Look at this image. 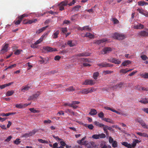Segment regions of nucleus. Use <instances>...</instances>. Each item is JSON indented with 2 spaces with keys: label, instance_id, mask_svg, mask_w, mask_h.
Wrapping results in <instances>:
<instances>
[{
  "label": "nucleus",
  "instance_id": "1",
  "mask_svg": "<svg viewBox=\"0 0 148 148\" xmlns=\"http://www.w3.org/2000/svg\"><path fill=\"white\" fill-rule=\"evenodd\" d=\"M113 38L115 39L119 40H122L126 38L125 36L122 34L118 33H115L113 34Z\"/></svg>",
  "mask_w": 148,
  "mask_h": 148
},
{
  "label": "nucleus",
  "instance_id": "2",
  "mask_svg": "<svg viewBox=\"0 0 148 148\" xmlns=\"http://www.w3.org/2000/svg\"><path fill=\"white\" fill-rule=\"evenodd\" d=\"M80 60L82 62H83V65L84 66H90L91 65L89 64L86 63V62H88L89 63L90 61L87 58H83L80 59Z\"/></svg>",
  "mask_w": 148,
  "mask_h": 148
},
{
  "label": "nucleus",
  "instance_id": "3",
  "mask_svg": "<svg viewBox=\"0 0 148 148\" xmlns=\"http://www.w3.org/2000/svg\"><path fill=\"white\" fill-rule=\"evenodd\" d=\"M112 51V49L109 47H106L104 48L101 51V53L105 54L108 53Z\"/></svg>",
  "mask_w": 148,
  "mask_h": 148
},
{
  "label": "nucleus",
  "instance_id": "4",
  "mask_svg": "<svg viewBox=\"0 0 148 148\" xmlns=\"http://www.w3.org/2000/svg\"><path fill=\"white\" fill-rule=\"evenodd\" d=\"M68 1L65 0L60 3L59 5V9L60 11H62L64 10V6H66L68 3Z\"/></svg>",
  "mask_w": 148,
  "mask_h": 148
},
{
  "label": "nucleus",
  "instance_id": "5",
  "mask_svg": "<svg viewBox=\"0 0 148 148\" xmlns=\"http://www.w3.org/2000/svg\"><path fill=\"white\" fill-rule=\"evenodd\" d=\"M97 65L101 67H108L113 66V64H111L107 62L101 63L97 64Z\"/></svg>",
  "mask_w": 148,
  "mask_h": 148
},
{
  "label": "nucleus",
  "instance_id": "6",
  "mask_svg": "<svg viewBox=\"0 0 148 148\" xmlns=\"http://www.w3.org/2000/svg\"><path fill=\"white\" fill-rule=\"evenodd\" d=\"M108 61L115 63V64H119L121 63V61L119 59H116L114 58H110L108 59Z\"/></svg>",
  "mask_w": 148,
  "mask_h": 148
},
{
  "label": "nucleus",
  "instance_id": "7",
  "mask_svg": "<svg viewBox=\"0 0 148 148\" xmlns=\"http://www.w3.org/2000/svg\"><path fill=\"white\" fill-rule=\"evenodd\" d=\"M138 34L142 36H148V30L142 31L139 32Z\"/></svg>",
  "mask_w": 148,
  "mask_h": 148
},
{
  "label": "nucleus",
  "instance_id": "8",
  "mask_svg": "<svg viewBox=\"0 0 148 148\" xmlns=\"http://www.w3.org/2000/svg\"><path fill=\"white\" fill-rule=\"evenodd\" d=\"M48 34L47 33H45L40 38L37 40L36 42H35V44H38L41 42L43 40V39L44 37H46L45 36L47 35Z\"/></svg>",
  "mask_w": 148,
  "mask_h": 148
},
{
  "label": "nucleus",
  "instance_id": "9",
  "mask_svg": "<svg viewBox=\"0 0 148 148\" xmlns=\"http://www.w3.org/2000/svg\"><path fill=\"white\" fill-rule=\"evenodd\" d=\"M95 83V82L93 80H88L86 79V80L83 83V85H92L94 84Z\"/></svg>",
  "mask_w": 148,
  "mask_h": 148
},
{
  "label": "nucleus",
  "instance_id": "10",
  "mask_svg": "<svg viewBox=\"0 0 148 148\" xmlns=\"http://www.w3.org/2000/svg\"><path fill=\"white\" fill-rule=\"evenodd\" d=\"M40 95V94L39 92H38L37 93H35L32 96H30L29 98L28 99V100L29 101L30 100H34L35 99H37V97L39 96Z\"/></svg>",
  "mask_w": 148,
  "mask_h": 148
},
{
  "label": "nucleus",
  "instance_id": "11",
  "mask_svg": "<svg viewBox=\"0 0 148 148\" xmlns=\"http://www.w3.org/2000/svg\"><path fill=\"white\" fill-rule=\"evenodd\" d=\"M8 44H5V45L3 47L2 49L0 51L1 53L3 54L7 52L8 51Z\"/></svg>",
  "mask_w": 148,
  "mask_h": 148
},
{
  "label": "nucleus",
  "instance_id": "12",
  "mask_svg": "<svg viewBox=\"0 0 148 148\" xmlns=\"http://www.w3.org/2000/svg\"><path fill=\"white\" fill-rule=\"evenodd\" d=\"M44 49L48 52H52L55 51H57L56 49L55 48H52L49 47H45Z\"/></svg>",
  "mask_w": 148,
  "mask_h": 148
},
{
  "label": "nucleus",
  "instance_id": "13",
  "mask_svg": "<svg viewBox=\"0 0 148 148\" xmlns=\"http://www.w3.org/2000/svg\"><path fill=\"white\" fill-rule=\"evenodd\" d=\"M78 29L82 31L83 30L90 31L91 30V27H89V26H85L82 28L79 27Z\"/></svg>",
  "mask_w": 148,
  "mask_h": 148
},
{
  "label": "nucleus",
  "instance_id": "14",
  "mask_svg": "<svg viewBox=\"0 0 148 148\" xmlns=\"http://www.w3.org/2000/svg\"><path fill=\"white\" fill-rule=\"evenodd\" d=\"M107 40L106 39H102L96 40L94 42V43L98 45H99L101 43H103L106 41Z\"/></svg>",
  "mask_w": 148,
  "mask_h": 148
},
{
  "label": "nucleus",
  "instance_id": "15",
  "mask_svg": "<svg viewBox=\"0 0 148 148\" xmlns=\"http://www.w3.org/2000/svg\"><path fill=\"white\" fill-rule=\"evenodd\" d=\"M124 85V83L123 82H121L117 84L116 85L113 86V88L114 89H116L118 88H120L122 87Z\"/></svg>",
  "mask_w": 148,
  "mask_h": 148
},
{
  "label": "nucleus",
  "instance_id": "16",
  "mask_svg": "<svg viewBox=\"0 0 148 148\" xmlns=\"http://www.w3.org/2000/svg\"><path fill=\"white\" fill-rule=\"evenodd\" d=\"M65 112V113H67L68 114H70L72 116H74L75 115L74 112L72 110L70 109H66Z\"/></svg>",
  "mask_w": 148,
  "mask_h": 148
},
{
  "label": "nucleus",
  "instance_id": "17",
  "mask_svg": "<svg viewBox=\"0 0 148 148\" xmlns=\"http://www.w3.org/2000/svg\"><path fill=\"white\" fill-rule=\"evenodd\" d=\"M139 102L142 103L144 104L148 103V98H145L142 99H141L139 101Z\"/></svg>",
  "mask_w": 148,
  "mask_h": 148
},
{
  "label": "nucleus",
  "instance_id": "18",
  "mask_svg": "<svg viewBox=\"0 0 148 148\" xmlns=\"http://www.w3.org/2000/svg\"><path fill=\"white\" fill-rule=\"evenodd\" d=\"M144 26L141 24H139L138 25H135L134 27V28L135 29H142L143 28Z\"/></svg>",
  "mask_w": 148,
  "mask_h": 148
},
{
  "label": "nucleus",
  "instance_id": "19",
  "mask_svg": "<svg viewBox=\"0 0 148 148\" xmlns=\"http://www.w3.org/2000/svg\"><path fill=\"white\" fill-rule=\"evenodd\" d=\"M59 34V30L56 31L52 35V37L53 39H56L58 38V36Z\"/></svg>",
  "mask_w": 148,
  "mask_h": 148
},
{
  "label": "nucleus",
  "instance_id": "20",
  "mask_svg": "<svg viewBox=\"0 0 148 148\" xmlns=\"http://www.w3.org/2000/svg\"><path fill=\"white\" fill-rule=\"evenodd\" d=\"M122 144L127 148H132L131 145L130 143H128L127 142H123L122 143Z\"/></svg>",
  "mask_w": 148,
  "mask_h": 148
},
{
  "label": "nucleus",
  "instance_id": "21",
  "mask_svg": "<svg viewBox=\"0 0 148 148\" xmlns=\"http://www.w3.org/2000/svg\"><path fill=\"white\" fill-rule=\"evenodd\" d=\"M97 113V112L96 110L94 109H91L89 113V114L92 115H95Z\"/></svg>",
  "mask_w": 148,
  "mask_h": 148
},
{
  "label": "nucleus",
  "instance_id": "22",
  "mask_svg": "<svg viewBox=\"0 0 148 148\" xmlns=\"http://www.w3.org/2000/svg\"><path fill=\"white\" fill-rule=\"evenodd\" d=\"M78 56H89V54L88 53H78L77 55Z\"/></svg>",
  "mask_w": 148,
  "mask_h": 148
},
{
  "label": "nucleus",
  "instance_id": "23",
  "mask_svg": "<svg viewBox=\"0 0 148 148\" xmlns=\"http://www.w3.org/2000/svg\"><path fill=\"white\" fill-rule=\"evenodd\" d=\"M84 36L88 37L90 38H94V36L92 34L88 32L86 33L85 35Z\"/></svg>",
  "mask_w": 148,
  "mask_h": 148
},
{
  "label": "nucleus",
  "instance_id": "24",
  "mask_svg": "<svg viewBox=\"0 0 148 148\" xmlns=\"http://www.w3.org/2000/svg\"><path fill=\"white\" fill-rule=\"evenodd\" d=\"M140 142L139 140L138 139H134L132 144V147H135L136 145V144L137 143H138Z\"/></svg>",
  "mask_w": 148,
  "mask_h": 148
},
{
  "label": "nucleus",
  "instance_id": "25",
  "mask_svg": "<svg viewBox=\"0 0 148 148\" xmlns=\"http://www.w3.org/2000/svg\"><path fill=\"white\" fill-rule=\"evenodd\" d=\"M131 62L129 60H126L123 62L121 64V65L125 66L129 64Z\"/></svg>",
  "mask_w": 148,
  "mask_h": 148
},
{
  "label": "nucleus",
  "instance_id": "26",
  "mask_svg": "<svg viewBox=\"0 0 148 148\" xmlns=\"http://www.w3.org/2000/svg\"><path fill=\"white\" fill-rule=\"evenodd\" d=\"M75 89L74 88L73 86H71L66 88V90L68 92L73 91L75 90Z\"/></svg>",
  "mask_w": 148,
  "mask_h": 148
},
{
  "label": "nucleus",
  "instance_id": "27",
  "mask_svg": "<svg viewBox=\"0 0 148 148\" xmlns=\"http://www.w3.org/2000/svg\"><path fill=\"white\" fill-rule=\"evenodd\" d=\"M23 88L21 89V90L23 92H25V90H29L30 87L29 86H28V85H26L25 86H23Z\"/></svg>",
  "mask_w": 148,
  "mask_h": 148
},
{
  "label": "nucleus",
  "instance_id": "28",
  "mask_svg": "<svg viewBox=\"0 0 148 148\" xmlns=\"http://www.w3.org/2000/svg\"><path fill=\"white\" fill-rule=\"evenodd\" d=\"M94 124L96 126H98L99 127H103L104 125L103 124L97 121H95L94 122Z\"/></svg>",
  "mask_w": 148,
  "mask_h": 148
},
{
  "label": "nucleus",
  "instance_id": "29",
  "mask_svg": "<svg viewBox=\"0 0 148 148\" xmlns=\"http://www.w3.org/2000/svg\"><path fill=\"white\" fill-rule=\"evenodd\" d=\"M140 124L144 128H146L147 129L148 128V126L143 121H140Z\"/></svg>",
  "mask_w": 148,
  "mask_h": 148
},
{
  "label": "nucleus",
  "instance_id": "30",
  "mask_svg": "<svg viewBox=\"0 0 148 148\" xmlns=\"http://www.w3.org/2000/svg\"><path fill=\"white\" fill-rule=\"evenodd\" d=\"M102 120L106 122L109 123H114L113 121L111 120L110 119L105 118L103 119Z\"/></svg>",
  "mask_w": 148,
  "mask_h": 148
},
{
  "label": "nucleus",
  "instance_id": "31",
  "mask_svg": "<svg viewBox=\"0 0 148 148\" xmlns=\"http://www.w3.org/2000/svg\"><path fill=\"white\" fill-rule=\"evenodd\" d=\"M78 14H75L71 16V20L72 21H74L77 19V18Z\"/></svg>",
  "mask_w": 148,
  "mask_h": 148
},
{
  "label": "nucleus",
  "instance_id": "32",
  "mask_svg": "<svg viewBox=\"0 0 148 148\" xmlns=\"http://www.w3.org/2000/svg\"><path fill=\"white\" fill-rule=\"evenodd\" d=\"M67 44L70 47H72L75 46V43H73L72 41L71 40L68 41Z\"/></svg>",
  "mask_w": 148,
  "mask_h": 148
},
{
  "label": "nucleus",
  "instance_id": "33",
  "mask_svg": "<svg viewBox=\"0 0 148 148\" xmlns=\"http://www.w3.org/2000/svg\"><path fill=\"white\" fill-rule=\"evenodd\" d=\"M99 74L98 72H96L94 73L93 75L94 79H97V77L99 76Z\"/></svg>",
  "mask_w": 148,
  "mask_h": 148
},
{
  "label": "nucleus",
  "instance_id": "34",
  "mask_svg": "<svg viewBox=\"0 0 148 148\" xmlns=\"http://www.w3.org/2000/svg\"><path fill=\"white\" fill-rule=\"evenodd\" d=\"M14 93V91L13 90L8 91L6 92V95L7 96H10Z\"/></svg>",
  "mask_w": 148,
  "mask_h": 148
},
{
  "label": "nucleus",
  "instance_id": "35",
  "mask_svg": "<svg viewBox=\"0 0 148 148\" xmlns=\"http://www.w3.org/2000/svg\"><path fill=\"white\" fill-rule=\"evenodd\" d=\"M38 140L40 143H42L48 144V141L43 140L41 139H39Z\"/></svg>",
  "mask_w": 148,
  "mask_h": 148
},
{
  "label": "nucleus",
  "instance_id": "36",
  "mask_svg": "<svg viewBox=\"0 0 148 148\" xmlns=\"http://www.w3.org/2000/svg\"><path fill=\"white\" fill-rule=\"evenodd\" d=\"M80 92L83 94H87L88 93V90L87 89H85L80 91Z\"/></svg>",
  "mask_w": 148,
  "mask_h": 148
},
{
  "label": "nucleus",
  "instance_id": "37",
  "mask_svg": "<svg viewBox=\"0 0 148 148\" xmlns=\"http://www.w3.org/2000/svg\"><path fill=\"white\" fill-rule=\"evenodd\" d=\"M140 58L143 60L144 61H145L148 59V58L147 56L145 55H143L141 56Z\"/></svg>",
  "mask_w": 148,
  "mask_h": 148
},
{
  "label": "nucleus",
  "instance_id": "38",
  "mask_svg": "<svg viewBox=\"0 0 148 148\" xmlns=\"http://www.w3.org/2000/svg\"><path fill=\"white\" fill-rule=\"evenodd\" d=\"M62 32L64 34H66L67 31V28L66 27L62 28L61 29Z\"/></svg>",
  "mask_w": 148,
  "mask_h": 148
},
{
  "label": "nucleus",
  "instance_id": "39",
  "mask_svg": "<svg viewBox=\"0 0 148 148\" xmlns=\"http://www.w3.org/2000/svg\"><path fill=\"white\" fill-rule=\"evenodd\" d=\"M137 11L138 12L140 13L143 15L145 10H143L142 8H141L137 9Z\"/></svg>",
  "mask_w": 148,
  "mask_h": 148
},
{
  "label": "nucleus",
  "instance_id": "40",
  "mask_svg": "<svg viewBox=\"0 0 148 148\" xmlns=\"http://www.w3.org/2000/svg\"><path fill=\"white\" fill-rule=\"evenodd\" d=\"M128 72L127 71V68L125 69H122L120 71V73H125Z\"/></svg>",
  "mask_w": 148,
  "mask_h": 148
},
{
  "label": "nucleus",
  "instance_id": "41",
  "mask_svg": "<svg viewBox=\"0 0 148 148\" xmlns=\"http://www.w3.org/2000/svg\"><path fill=\"white\" fill-rule=\"evenodd\" d=\"M103 73H104L105 75H106V74H111L113 73V71L107 70V71H103Z\"/></svg>",
  "mask_w": 148,
  "mask_h": 148
},
{
  "label": "nucleus",
  "instance_id": "42",
  "mask_svg": "<svg viewBox=\"0 0 148 148\" xmlns=\"http://www.w3.org/2000/svg\"><path fill=\"white\" fill-rule=\"evenodd\" d=\"M99 139L100 138H104L106 137V135L103 133L99 134Z\"/></svg>",
  "mask_w": 148,
  "mask_h": 148
},
{
  "label": "nucleus",
  "instance_id": "43",
  "mask_svg": "<svg viewBox=\"0 0 148 148\" xmlns=\"http://www.w3.org/2000/svg\"><path fill=\"white\" fill-rule=\"evenodd\" d=\"M29 110L32 112L34 113H38L39 112L38 110H36L34 109V108H30L29 109Z\"/></svg>",
  "mask_w": 148,
  "mask_h": 148
},
{
  "label": "nucleus",
  "instance_id": "44",
  "mask_svg": "<svg viewBox=\"0 0 148 148\" xmlns=\"http://www.w3.org/2000/svg\"><path fill=\"white\" fill-rule=\"evenodd\" d=\"M20 139L19 138H17L16 139V140L14 141V143L17 145L19 144L21 142V141H20Z\"/></svg>",
  "mask_w": 148,
  "mask_h": 148
},
{
  "label": "nucleus",
  "instance_id": "45",
  "mask_svg": "<svg viewBox=\"0 0 148 148\" xmlns=\"http://www.w3.org/2000/svg\"><path fill=\"white\" fill-rule=\"evenodd\" d=\"M112 143V146L114 148L116 147L117 146V143L116 141L114 140Z\"/></svg>",
  "mask_w": 148,
  "mask_h": 148
},
{
  "label": "nucleus",
  "instance_id": "46",
  "mask_svg": "<svg viewBox=\"0 0 148 148\" xmlns=\"http://www.w3.org/2000/svg\"><path fill=\"white\" fill-rule=\"evenodd\" d=\"M108 129L106 127V125H104L103 126V130L105 132V133L106 134L107 136H108V132L107 130Z\"/></svg>",
  "mask_w": 148,
  "mask_h": 148
},
{
  "label": "nucleus",
  "instance_id": "47",
  "mask_svg": "<svg viewBox=\"0 0 148 148\" xmlns=\"http://www.w3.org/2000/svg\"><path fill=\"white\" fill-rule=\"evenodd\" d=\"M23 104H16L15 105L16 107L18 108H23Z\"/></svg>",
  "mask_w": 148,
  "mask_h": 148
},
{
  "label": "nucleus",
  "instance_id": "48",
  "mask_svg": "<svg viewBox=\"0 0 148 148\" xmlns=\"http://www.w3.org/2000/svg\"><path fill=\"white\" fill-rule=\"evenodd\" d=\"M136 134L140 136H146L147 134L145 133H142L141 132H137Z\"/></svg>",
  "mask_w": 148,
  "mask_h": 148
},
{
  "label": "nucleus",
  "instance_id": "49",
  "mask_svg": "<svg viewBox=\"0 0 148 148\" xmlns=\"http://www.w3.org/2000/svg\"><path fill=\"white\" fill-rule=\"evenodd\" d=\"M145 1H140L138 2V5L139 6H142L144 5Z\"/></svg>",
  "mask_w": 148,
  "mask_h": 148
},
{
  "label": "nucleus",
  "instance_id": "50",
  "mask_svg": "<svg viewBox=\"0 0 148 148\" xmlns=\"http://www.w3.org/2000/svg\"><path fill=\"white\" fill-rule=\"evenodd\" d=\"M92 138L94 139H99V134H94L92 136Z\"/></svg>",
  "mask_w": 148,
  "mask_h": 148
},
{
  "label": "nucleus",
  "instance_id": "51",
  "mask_svg": "<svg viewBox=\"0 0 148 148\" xmlns=\"http://www.w3.org/2000/svg\"><path fill=\"white\" fill-rule=\"evenodd\" d=\"M142 77L145 79H148V73H146L142 75Z\"/></svg>",
  "mask_w": 148,
  "mask_h": 148
},
{
  "label": "nucleus",
  "instance_id": "52",
  "mask_svg": "<svg viewBox=\"0 0 148 148\" xmlns=\"http://www.w3.org/2000/svg\"><path fill=\"white\" fill-rule=\"evenodd\" d=\"M36 130H33L32 132H29V136H32V135H34L36 133Z\"/></svg>",
  "mask_w": 148,
  "mask_h": 148
},
{
  "label": "nucleus",
  "instance_id": "53",
  "mask_svg": "<svg viewBox=\"0 0 148 148\" xmlns=\"http://www.w3.org/2000/svg\"><path fill=\"white\" fill-rule=\"evenodd\" d=\"M22 51V50L17 49L14 52V54L16 55H18L20 54L21 52Z\"/></svg>",
  "mask_w": 148,
  "mask_h": 148
},
{
  "label": "nucleus",
  "instance_id": "54",
  "mask_svg": "<svg viewBox=\"0 0 148 148\" xmlns=\"http://www.w3.org/2000/svg\"><path fill=\"white\" fill-rule=\"evenodd\" d=\"M81 6L79 5H77L75 6L74 8V9L75 11H77L79 10V9L81 8Z\"/></svg>",
  "mask_w": 148,
  "mask_h": 148
},
{
  "label": "nucleus",
  "instance_id": "55",
  "mask_svg": "<svg viewBox=\"0 0 148 148\" xmlns=\"http://www.w3.org/2000/svg\"><path fill=\"white\" fill-rule=\"evenodd\" d=\"M98 115L99 117L102 118L104 116V114L103 112H101L100 113L98 114Z\"/></svg>",
  "mask_w": 148,
  "mask_h": 148
},
{
  "label": "nucleus",
  "instance_id": "56",
  "mask_svg": "<svg viewBox=\"0 0 148 148\" xmlns=\"http://www.w3.org/2000/svg\"><path fill=\"white\" fill-rule=\"evenodd\" d=\"M71 22L69 21L65 20L63 22V24H69Z\"/></svg>",
  "mask_w": 148,
  "mask_h": 148
},
{
  "label": "nucleus",
  "instance_id": "57",
  "mask_svg": "<svg viewBox=\"0 0 148 148\" xmlns=\"http://www.w3.org/2000/svg\"><path fill=\"white\" fill-rule=\"evenodd\" d=\"M112 19L114 24H117L119 23V21L116 18H113Z\"/></svg>",
  "mask_w": 148,
  "mask_h": 148
},
{
  "label": "nucleus",
  "instance_id": "58",
  "mask_svg": "<svg viewBox=\"0 0 148 148\" xmlns=\"http://www.w3.org/2000/svg\"><path fill=\"white\" fill-rule=\"evenodd\" d=\"M16 66V64H13L12 65L10 66H9L7 68H6L5 70H6L8 69H12L14 67H15Z\"/></svg>",
  "mask_w": 148,
  "mask_h": 148
},
{
  "label": "nucleus",
  "instance_id": "59",
  "mask_svg": "<svg viewBox=\"0 0 148 148\" xmlns=\"http://www.w3.org/2000/svg\"><path fill=\"white\" fill-rule=\"evenodd\" d=\"M21 21V20H20L19 19H18L17 21H15L14 22V23L15 25H18L20 23Z\"/></svg>",
  "mask_w": 148,
  "mask_h": 148
},
{
  "label": "nucleus",
  "instance_id": "60",
  "mask_svg": "<svg viewBox=\"0 0 148 148\" xmlns=\"http://www.w3.org/2000/svg\"><path fill=\"white\" fill-rule=\"evenodd\" d=\"M12 138V136H8L6 139L5 140V141L6 142H8L11 140Z\"/></svg>",
  "mask_w": 148,
  "mask_h": 148
},
{
  "label": "nucleus",
  "instance_id": "61",
  "mask_svg": "<svg viewBox=\"0 0 148 148\" xmlns=\"http://www.w3.org/2000/svg\"><path fill=\"white\" fill-rule=\"evenodd\" d=\"M52 136L56 140H58L60 141L62 140L61 138H60L58 137V136H56L54 135H52Z\"/></svg>",
  "mask_w": 148,
  "mask_h": 148
},
{
  "label": "nucleus",
  "instance_id": "62",
  "mask_svg": "<svg viewBox=\"0 0 148 148\" xmlns=\"http://www.w3.org/2000/svg\"><path fill=\"white\" fill-rule=\"evenodd\" d=\"M80 103V102L78 101H73L72 102L71 104L73 105L78 104Z\"/></svg>",
  "mask_w": 148,
  "mask_h": 148
},
{
  "label": "nucleus",
  "instance_id": "63",
  "mask_svg": "<svg viewBox=\"0 0 148 148\" xmlns=\"http://www.w3.org/2000/svg\"><path fill=\"white\" fill-rule=\"evenodd\" d=\"M58 143H55L53 145V147L52 148H58Z\"/></svg>",
  "mask_w": 148,
  "mask_h": 148
},
{
  "label": "nucleus",
  "instance_id": "64",
  "mask_svg": "<svg viewBox=\"0 0 148 148\" xmlns=\"http://www.w3.org/2000/svg\"><path fill=\"white\" fill-rule=\"evenodd\" d=\"M145 16L148 17V12L147 10H145L143 14Z\"/></svg>",
  "mask_w": 148,
  "mask_h": 148
}]
</instances>
